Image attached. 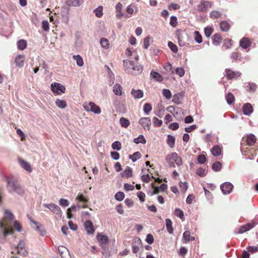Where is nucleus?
<instances>
[{"label": "nucleus", "mask_w": 258, "mask_h": 258, "mask_svg": "<svg viewBox=\"0 0 258 258\" xmlns=\"http://www.w3.org/2000/svg\"><path fill=\"white\" fill-rule=\"evenodd\" d=\"M43 206L46 208L49 209L51 210L53 213L58 215L59 217H60L61 215V211L60 208L57 205L54 204H44Z\"/></svg>", "instance_id": "nucleus-11"}, {"label": "nucleus", "mask_w": 258, "mask_h": 258, "mask_svg": "<svg viewBox=\"0 0 258 258\" xmlns=\"http://www.w3.org/2000/svg\"><path fill=\"white\" fill-rule=\"evenodd\" d=\"M83 107L87 111L92 112L95 114H100L101 112L100 107L93 102L84 103Z\"/></svg>", "instance_id": "nucleus-7"}, {"label": "nucleus", "mask_w": 258, "mask_h": 258, "mask_svg": "<svg viewBox=\"0 0 258 258\" xmlns=\"http://www.w3.org/2000/svg\"><path fill=\"white\" fill-rule=\"evenodd\" d=\"M73 58L76 60L78 66L82 67L84 65L83 58L80 55H74Z\"/></svg>", "instance_id": "nucleus-37"}, {"label": "nucleus", "mask_w": 258, "mask_h": 258, "mask_svg": "<svg viewBox=\"0 0 258 258\" xmlns=\"http://www.w3.org/2000/svg\"><path fill=\"white\" fill-rule=\"evenodd\" d=\"M103 7L102 6H99L94 10L95 15L98 18H100L103 15Z\"/></svg>", "instance_id": "nucleus-48"}, {"label": "nucleus", "mask_w": 258, "mask_h": 258, "mask_svg": "<svg viewBox=\"0 0 258 258\" xmlns=\"http://www.w3.org/2000/svg\"><path fill=\"white\" fill-rule=\"evenodd\" d=\"M76 200L79 202L87 203L88 199L85 197L83 194L79 193L76 197Z\"/></svg>", "instance_id": "nucleus-45"}, {"label": "nucleus", "mask_w": 258, "mask_h": 258, "mask_svg": "<svg viewBox=\"0 0 258 258\" xmlns=\"http://www.w3.org/2000/svg\"><path fill=\"white\" fill-rule=\"evenodd\" d=\"M256 138L253 134L247 135L242 138L241 141V148H243L245 146H253L256 142Z\"/></svg>", "instance_id": "nucleus-6"}, {"label": "nucleus", "mask_w": 258, "mask_h": 258, "mask_svg": "<svg viewBox=\"0 0 258 258\" xmlns=\"http://www.w3.org/2000/svg\"><path fill=\"white\" fill-rule=\"evenodd\" d=\"M51 90L54 93L59 95L62 93H64L66 91L65 87L59 83H54L51 85Z\"/></svg>", "instance_id": "nucleus-10"}, {"label": "nucleus", "mask_w": 258, "mask_h": 258, "mask_svg": "<svg viewBox=\"0 0 258 258\" xmlns=\"http://www.w3.org/2000/svg\"><path fill=\"white\" fill-rule=\"evenodd\" d=\"M221 167L222 164L219 161L214 162L212 165L213 170L216 172L219 171L221 170Z\"/></svg>", "instance_id": "nucleus-43"}, {"label": "nucleus", "mask_w": 258, "mask_h": 258, "mask_svg": "<svg viewBox=\"0 0 258 258\" xmlns=\"http://www.w3.org/2000/svg\"><path fill=\"white\" fill-rule=\"evenodd\" d=\"M6 182H7V187L9 192H12L15 191L20 195L24 193L23 189L17 181L11 180L7 178Z\"/></svg>", "instance_id": "nucleus-4"}, {"label": "nucleus", "mask_w": 258, "mask_h": 258, "mask_svg": "<svg viewBox=\"0 0 258 258\" xmlns=\"http://www.w3.org/2000/svg\"><path fill=\"white\" fill-rule=\"evenodd\" d=\"M241 75V73L238 71H234L231 69H226L225 70V76L227 80L237 79Z\"/></svg>", "instance_id": "nucleus-9"}, {"label": "nucleus", "mask_w": 258, "mask_h": 258, "mask_svg": "<svg viewBox=\"0 0 258 258\" xmlns=\"http://www.w3.org/2000/svg\"><path fill=\"white\" fill-rule=\"evenodd\" d=\"M177 19L175 16H171L170 20V24L173 27H175L177 25Z\"/></svg>", "instance_id": "nucleus-57"}, {"label": "nucleus", "mask_w": 258, "mask_h": 258, "mask_svg": "<svg viewBox=\"0 0 258 258\" xmlns=\"http://www.w3.org/2000/svg\"><path fill=\"white\" fill-rule=\"evenodd\" d=\"M257 222L252 221L251 223H247L246 224L243 225L240 227L237 233H243L246 232L248 230L253 228L256 224Z\"/></svg>", "instance_id": "nucleus-12"}, {"label": "nucleus", "mask_w": 258, "mask_h": 258, "mask_svg": "<svg viewBox=\"0 0 258 258\" xmlns=\"http://www.w3.org/2000/svg\"><path fill=\"white\" fill-rule=\"evenodd\" d=\"M175 73L176 74L178 75V76L180 77H183L185 73L184 70L183 68H176L175 70Z\"/></svg>", "instance_id": "nucleus-60"}, {"label": "nucleus", "mask_w": 258, "mask_h": 258, "mask_svg": "<svg viewBox=\"0 0 258 258\" xmlns=\"http://www.w3.org/2000/svg\"><path fill=\"white\" fill-rule=\"evenodd\" d=\"M84 226L88 234H93L94 232V228L93 223L90 221H86L84 224Z\"/></svg>", "instance_id": "nucleus-23"}, {"label": "nucleus", "mask_w": 258, "mask_h": 258, "mask_svg": "<svg viewBox=\"0 0 258 258\" xmlns=\"http://www.w3.org/2000/svg\"><path fill=\"white\" fill-rule=\"evenodd\" d=\"M180 8V6L177 4H171L168 6V9L169 10H176Z\"/></svg>", "instance_id": "nucleus-62"}, {"label": "nucleus", "mask_w": 258, "mask_h": 258, "mask_svg": "<svg viewBox=\"0 0 258 258\" xmlns=\"http://www.w3.org/2000/svg\"><path fill=\"white\" fill-rule=\"evenodd\" d=\"M168 45L172 51H173L174 52H175V53L177 52L178 47L173 42H172L171 41L168 42Z\"/></svg>", "instance_id": "nucleus-56"}, {"label": "nucleus", "mask_w": 258, "mask_h": 258, "mask_svg": "<svg viewBox=\"0 0 258 258\" xmlns=\"http://www.w3.org/2000/svg\"><path fill=\"white\" fill-rule=\"evenodd\" d=\"M14 218V216L10 211L8 210L5 211L4 217L0 221V228L4 236L9 234H13V230L11 227V222Z\"/></svg>", "instance_id": "nucleus-1"}, {"label": "nucleus", "mask_w": 258, "mask_h": 258, "mask_svg": "<svg viewBox=\"0 0 258 258\" xmlns=\"http://www.w3.org/2000/svg\"><path fill=\"white\" fill-rule=\"evenodd\" d=\"M25 56L24 55H17L15 59V63L18 67H22L24 64Z\"/></svg>", "instance_id": "nucleus-22"}, {"label": "nucleus", "mask_w": 258, "mask_h": 258, "mask_svg": "<svg viewBox=\"0 0 258 258\" xmlns=\"http://www.w3.org/2000/svg\"><path fill=\"white\" fill-rule=\"evenodd\" d=\"M116 17L118 19H121L122 17L125 18H128L129 16L127 14H125L122 12V5L120 3H118L116 5Z\"/></svg>", "instance_id": "nucleus-15"}, {"label": "nucleus", "mask_w": 258, "mask_h": 258, "mask_svg": "<svg viewBox=\"0 0 258 258\" xmlns=\"http://www.w3.org/2000/svg\"><path fill=\"white\" fill-rule=\"evenodd\" d=\"M119 122H120V125L122 127H124V128L127 127L130 124V122L129 120L125 117H122L120 118Z\"/></svg>", "instance_id": "nucleus-33"}, {"label": "nucleus", "mask_w": 258, "mask_h": 258, "mask_svg": "<svg viewBox=\"0 0 258 258\" xmlns=\"http://www.w3.org/2000/svg\"><path fill=\"white\" fill-rule=\"evenodd\" d=\"M251 44V41L247 38H243L240 41L239 45L240 46L246 49L249 47Z\"/></svg>", "instance_id": "nucleus-25"}, {"label": "nucleus", "mask_w": 258, "mask_h": 258, "mask_svg": "<svg viewBox=\"0 0 258 258\" xmlns=\"http://www.w3.org/2000/svg\"><path fill=\"white\" fill-rule=\"evenodd\" d=\"M58 250L61 258H71L69 251L65 247L58 246Z\"/></svg>", "instance_id": "nucleus-20"}, {"label": "nucleus", "mask_w": 258, "mask_h": 258, "mask_svg": "<svg viewBox=\"0 0 258 258\" xmlns=\"http://www.w3.org/2000/svg\"><path fill=\"white\" fill-rule=\"evenodd\" d=\"M231 27L230 23L227 21H222L220 23V28L223 32H228Z\"/></svg>", "instance_id": "nucleus-26"}, {"label": "nucleus", "mask_w": 258, "mask_h": 258, "mask_svg": "<svg viewBox=\"0 0 258 258\" xmlns=\"http://www.w3.org/2000/svg\"><path fill=\"white\" fill-rule=\"evenodd\" d=\"M131 95L135 99H140L144 96V93L142 90L132 89L131 92Z\"/></svg>", "instance_id": "nucleus-24"}, {"label": "nucleus", "mask_w": 258, "mask_h": 258, "mask_svg": "<svg viewBox=\"0 0 258 258\" xmlns=\"http://www.w3.org/2000/svg\"><path fill=\"white\" fill-rule=\"evenodd\" d=\"M174 214L177 217H179L180 219L182 220H184V217L183 212L182 210H180L179 209L177 208L175 210Z\"/></svg>", "instance_id": "nucleus-47"}, {"label": "nucleus", "mask_w": 258, "mask_h": 258, "mask_svg": "<svg viewBox=\"0 0 258 258\" xmlns=\"http://www.w3.org/2000/svg\"><path fill=\"white\" fill-rule=\"evenodd\" d=\"M133 170L130 167H127L124 170V172L121 173L122 177L128 178L132 176Z\"/></svg>", "instance_id": "nucleus-35"}, {"label": "nucleus", "mask_w": 258, "mask_h": 258, "mask_svg": "<svg viewBox=\"0 0 258 258\" xmlns=\"http://www.w3.org/2000/svg\"><path fill=\"white\" fill-rule=\"evenodd\" d=\"M162 94L167 99H170L172 96L170 91L166 89L163 90Z\"/></svg>", "instance_id": "nucleus-52"}, {"label": "nucleus", "mask_w": 258, "mask_h": 258, "mask_svg": "<svg viewBox=\"0 0 258 258\" xmlns=\"http://www.w3.org/2000/svg\"><path fill=\"white\" fill-rule=\"evenodd\" d=\"M212 6V2L201 0L200 4L197 6V10L200 12H207Z\"/></svg>", "instance_id": "nucleus-8"}, {"label": "nucleus", "mask_w": 258, "mask_h": 258, "mask_svg": "<svg viewBox=\"0 0 258 258\" xmlns=\"http://www.w3.org/2000/svg\"><path fill=\"white\" fill-rule=\"evenodd\" d=\"M152 107L149 103H146L144 106V111L146 114H148L149 112L152 110Z\"/></svg>", "instance_id": "nucleus-51"}, {"label": "nucleus", "mask_w": 258, "mask_h": 258, "mask_svg": "<svg viewBox=\"0 0 258 258\" xmlns=\"http://www.w3.org/2000/svg\"><path fill=\"white\" fill-rule=\"evenodd\" d=\"M134 6L132 5H128L126 8V11L128 14L132 15L134 13Z\"/></svg>", "instance_id": "nucleus-64"}, {"label": "nucleus", "mask_w": 258, "mask_h": 258, "mask_svg": "<svg viewBox=\"0 0 258 258\" xmlns=\"http://www.w3.org/2000/svg\"><path fill=\"white\" fill-rule=\"evenodd\" d=\"M141 244V241L139 238H136L133 240L132 250L134 253H137L139 250V246Z\"/></svg>", "instance_id": "nucleus-19"}, {"label": "nucleus", "mask_w": 258, "mask_h": 258, "mask_svg": "<svg viewBox=\"0 0 258 258\" xmlns=\"http://www.w3.org/2000/svg\"><path fill=\"white\" fill-rule=\"evenodd\" d=\"M241 54L238 52H233L231 54V58L234 61L240 60Z\"/></svg>", "instance_id": "nucleus-46"}, {"label": "nucleus", "mask_w": 258, "mask_h": 258, "mask_svg": "<svg viewBox=\"0 0 258 258\" xmlns=\"http://www.w3.org/2000/svg\"><path fill=\"white\" fill-rule=\"evenodd\" d=\"M153 124L155 126H161L162 124V121L156 117H154L153 118Z\"/></svg>", "instance_id": "nucleus-59"}, {"label": "nucleus", "mask_w": 258, "mask_h": 258, "mask_svg": "<svg viewBox=\"0 0 258 258\" xmlns=\"http://www.w3.org/2000/svg\"><path fill=\"white\" fill-rule=\"evenodd\" d=\"M242 111L245 115H249L253 112V107L249 103H245L243 105Z\"/></svg>", "instance_id": "nucleus-21"}, {"label": "nucleus", "mask_w": 258, "mask_h": 258, "mask_svg": "<svg viewBox=\"0 0 258 258\" xmlns=\"http://www.w3.org/2000/svg\"><path fill=\"white\" fill-rule=\"evenodd\" d=\"M183 240L184 243H186L195 240V237L190 235V232L189 231H185L183 234Z\"/></svg>", "instance_id": "nucleus-27"}, {"label": "nucleus", "mask_w": 258, "mask_h": 258, "mask_svg": "<svg viewBox=\"0 0 258 258\" xmlns=\"http://www.w3.org/2000/svg\"><path fill=\"white\" fill-rule=\"evenodd\" d=\"M27 42L26 40L21 39L18 41L17 42V47L19 50H24L27 47Z\"/></svg>", "instance_id": "nucleus-32"}, {"label": "nucleus", "mask_w": 258, "mask_h": 258, "mask_svg": "<svg viewBox=\"0 0 258 258\" xmlns=\"http://www.w3.org/2000/svg\"><path fill=\"white\" fill-rule=\"evenodd\" d=\"M122 90V87L118 84H116L113 87V91L116 95H121Z\"/></svg>", "instance_id": "nucleus-28"}, {"label": "nucleus", "mask_w": 258, "mask_h": 258, "mask_svg": "<svg viewBox=\"0 0 258 258\" xmlns=\"http://www.w3.org/2000/svg\"><path fill=\"white\" fill-rule=\"evenodd\" d=\"M166 160L170 167H175V164L179 166L182 163L181 158L175 152L167 155Z\"/></svg>", "instance_id": "nucleus-3"}, {"label": "nucleus", "mask_w": 258, "mask_h": 258, "mask_svg": "<svg viewBox=\"0 0 258 258\" xmlns=\"http://www.w3.org/2000/svg\"><path fill=\"white\" fill-rule=\"evenodd\" d=\"M196 173L201 177H204L207 174V171L205 169L201 167L197 169Z\"/></svg>", "instance_id": "nucleus-53"}, {"label": "nucleus", "mask_w": 258, "mask_h": 258, "mask_svg": "<svg viewBox=\"0 0 258 258\" xmlns=\"http://www.w3.org/2000/svg\"><path fill=\"white\" fill-rule=\"evenodd\" d=\"M134 141L137 144L139 143L145 144L146 142V139L143 135H140L138 138L134 139Z\"/></svg>", "instance_id": "nucleus-44"}, {"label": "nucleus", "mask_w": 258, "mask_h": 258, "mask_svg": "<svg viewBox=\"0 0 258 258\" xmlns=\"http://www.w3.org/2000/svg\"><path fill=\"white\" fill-rule=\"evenodd\" d=\"M97 238L99 242L100 246L103 248H105L108 243V238L107 236L99 233L97 236Z\"/></svg>", "instance_id": "nucleus-13"}, {"label": "nucleus", "mask_w": 258, "mask_h": 258, "mask_svg": "<svg viewBox=\"0 0 258 258\" xmlns=\"http://www.w3.org/2000/svg\"><path fill=\"white\" fill-rule=\"evenodd\" d=\"M222 152L221 148L219 146H215L211 149V152L213 156H217L221 154Z\"/></svg>", "instance_id": "nucleus-30"}, {"label": "nucleus", "mask_w": 258, "mask_h": 258, "mask_svg": "<svg viewBox=\"0 0 258 258\" xmlns=\"http://www.w3.org/2000/svg\"><path fill=\"white\" fill-rule=\"evenodd\" d=\"M114 197L116 200L121 201L123 200L124 198V195L123 192L119 191L115 194Z\"/></svg>", "instance_id": "nucleus-54"}, {"label": "nucleus", "mask_w": 258, "mask_h": 258, "mask_svg": "<svg viewBox=\"0 0 258 258\" xmlns=\"http://www.w3.org/2000/svg\"><path fill=\"white\" fill-rule=\"evenodd\" d=\"M151 76L152 78L155 79L157 81L159 82H161L163 80V77L162 76L158 73L152 71L151 72Z\"/></svg>", "instance_id": "nucleus-38"}, {"label": "nucleus", "mask_w": 258, "mask_h": 258, "mask_svg": "<svg viewBox=\"0 0 258 258\" xmlns=\"http://www.w3.org/2000/svg\"><path fill=\"white\" fill-rule=\"evenodd\" d=\"M210 16L212 19H214L220 18L222 16V14L218 11H212Z\"/></svg>", "instance_id": "nucleus-42"}, {"label": "nucleus", "mask_w": 258, "mask_h": 258, "mask_svg": "<svg viewBox=\"0 0 258 258\" xmlns=\"http://www.w3.org/2000/svg\"><path fill=\"white\" fill-rule=\"evenodd\" d=\"M55 104L59 108L62 109L66 108L67 105L66 101L61 100L58 99L56 100Z\"/></svg>", "instance_id": "nucleus-40"}, {"label": "nucleus", "mask_w": 258, "mask_h": 258, "mask_svg": "<svg viewBox=\"0 0 258 258\" xmlns=\"http://www.w3.org/2000/svg\"><path fill=\"white\" fill-rule=\"evenodd\" d=\"M112 148L114 150H120L121 148V144L119 141H115L112 143Z\"/></svg>", "instance_id": "nucleus-55"}, {"label": "nucleus", "mask_w": 258, "mask_h": 258, "mask_svg": "<svg viewBox=\"0 0 258 258\" xmlns=\"http://www.w3.org/2000/svg\"><path fill=\"white\" fill-rule=\"evenodd\" d=\"M195 40L198 43H201L203 41L202 36L199 31H195L194 32Z\"/></svg>", "instance_id": "nucleus-50"}, {"label": "nucleus", "mask_w": 258, "mask_h": 258, "mask_svg": "<svg viewBox=\"0 0 258 258\" xmlns=\"http://www.w3.org/2000/svg\"><path fill=\"white\" fill-rule=\"evenodd\" d=\"M18 162L21 165V166L26 170L27 171L29 172H31L32 171V168L31 167V165L28 162L25 160L21 159H18Z\"/></svg>", "instance_id": "nucleus-18"}, {"label": "nucleus", "mask_w": 258, "mask_h": 258, "mask_svg": "<svg viewBox=\"0 0 258 258\" xmlns=\"http://www.w3.org/2000/svg\"><path fill=\"white\" fill-rule=\"evenodd\" d=\"M233 186L230 182H225L221 185L220 188L224 194L230 193L233 189Z\"/></svg>", "instance_id": "nucleus-16"}, {"label": "nucleus", "mask_w": 258, "mask_h": 258, "mask_svg": "<svg viewBox=\"0 0 258 258\" xmlns=\"http://www.w3.org/2000/svg\"><path fill=\"white\" fill-rule=\"evenodd\" d=\"M59 204L62 207H67L69 204L68 201L64 199H60L59 201Z\"/></svg>", "instance_id": "nucleus-63"}, {"label": "nucleus", "mask_w": 258, "mask_h": 258, "mask_svg": "<svg viewBox=\"0 0 258 258\" xmlns=\"http://www.w3.org/2000/svg\"><path fill=\"white\" fill-rule=\"evenodd\" d=\"M123 63L124 70L128 74L138 75L143 71V67L138 63H135L133 61L124 60Z\"/></svg>", "instance_id": "nucleus-2"}, {"label": "nucleus", "mask_w": 258, "mask_h": 258, "mask_svg": "<svg viewBox=\"0 0 258 258\" xmlns=\"http://www.w3.org/2000/svg\"><path fill=\"white\" fill-rule=\"evenodd\" d=\"M15 250H16V252L22 255H26L27 253L25 248V242L21 240L18 243L17 248H16Z\"/></svg>", "instance_id": "nucleus-17"}, {"label": "nucleus", "mask_w": 258, "mask_h": 258, "mask_svg": "<svg viewBox=\"0 0 258 258\" xmlns=\"http://www.w3.org/2000/svg\"><path fill=\"white\" fill-rule=\"evenodd\" d=\"M84 3V0H66V4L67 7H62V12L68 15L70 11V7H79Z\"/></svg>", "instance_id": "nucleus-5"}, {"label": "nucleus", "mask_w": 258, "mask_h": 258, "mask_svg": "<svg viewBox=\"0 0 258 258\" xmlns=\"http://www.w3.org/2000/svg\"><path fill=\"white\" fill-rule=\"evenodd\" d=\"M225 97H226V100L227 101V102L229 104H231L234 102L235 97H234V95L231 93H228L226 95Z\"/></svg>", "instance_id": "nucleus-41"}, {"label": "nucleus", "mask_w": 258, "mask_h": 258, "mask_svg": "<svg viewBox=\"0 0 258 258\" xmlns=\"http://www.w3.org/2000/svg\"><path fill=\"white\" fill-rule=\"evenodd\" d=\"M146 241L150 244H152L154 242L153 236L151 234H148L147 236Z\"/></svg>", "instance_id": "nucleus-61"}, {"label": "nucleus", "mask_w": 258, "mask_h": 258, "mask_svg": "<svg viewBox=\"0 0 258 258\" xmlns=\"http://www.w3.org/2000/svg\"><path fill=\"white\" fill-rule=\"evenodd\" d=\"M100 43L101 46L105 49H108L110 47L109 41L106 38H102L100 40Z\"/></svg>", "instance_id": "nucleus-34"}, {"label": "nucleus", "mask_w": 258, "mask_h": 258, "mask_svg": "<svg viewBox=\"0 0 258 258\" xmlns=\"http://www.w3.org/2000/svg\"><path fill=\"white\" fill-rule=\"evenodd\" d=\"M167 143L170 148H173L175 144L174 137L170 135H169L167 137Z\"/></svg>", "instance_id": "nucleus-39"}, {"label": "nucleus", "mask_w": 258, "mask_h": 258, "mask_svg": "<svg viewBox=\"0 0 258 258\" xmlns=\"http://www.w3.org/2000/svg\"><path fill=\"white\" fill-rule=\"evenodd\" d=\"M141 157V154L139 152H136L133 155L130 156V158L133 161L135 162L138 159H140Z\"/></svg>", "instance_id": "nucleus-49"}, {"label": "nucleus", "mask_w": 258, "mask_h": 258, "mask_svg": "<svg viewBox=\"0 0 258 258\" xmlns=\"http://www.w3.org/2000/svg\"><path fill=\"white\" fill-rule=\"evenodd\" d=\"M245 88L248 91L253 92L256 90L257 86L254 83H249L246 85Z\"/></svg>", "instance_id": "nucleus-36"}, {"label": "nucleus", "mask_w": 258, "mask_h": 258, "mask_svg": "<svg viewBox=\"0 0 258 258\" xmlns=\"http://www.w3.org/2000/svg\"><path fill=\"white\" fill-rule=\"evenodd\" d=\"M213 43L215 45H218L222 40V37L220 34H215L212 37Z\"/></svg>", "instance_id": "nucleus-29"}, {"label": "nucleus", "mask_w": 258, "mask_h": 258, "mask_svg": "<svg viewBox=\"0 0 258 258\" xmlns=\"http://www.w3.org/2000/svg\"><path fill=\"white\" fill-rule=\"evenodd\" d=\"M139 122L145 130L149 131L150 129L151 121L149 117H142Z\"/></svg>", "instance_id": "nucleus-14"}, {"label": "nucleus", "mask_w": 258, "mask_h": 258, "mask_svg": "<svg viewBox=\"0 0 258 258\" xmlns=\"http://www.w3.org/2000/svg\"><path fill=\"white\" fill-rule=\"evenodd\" d=\"M166 222V226L167 231L170 234L173 233V228L172 227V222L171 220L169 219H166L165 220Z\"/></svg>", "instance_id": "nucleus-31"}, {"label": "nucleus", "mask_w": 258, "mask_h": 258, "mask_svg": "<svg viewBox=\"0 0 258 258\" xmlns=\"http://www.w3.org/2000/svg\"><path fill=\"white\" fill-rule=\"evenodd\" d=\"M197 160L198 163L200 164H204L207 161V159L205 155L202 154L198 156Z\"/></svg>", "instance_id": "nucleus-58"}]
</instances>
